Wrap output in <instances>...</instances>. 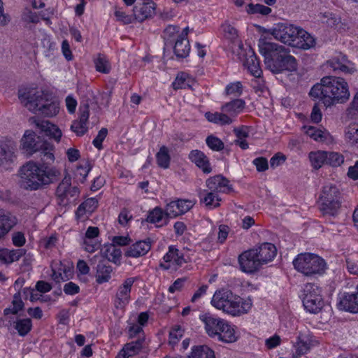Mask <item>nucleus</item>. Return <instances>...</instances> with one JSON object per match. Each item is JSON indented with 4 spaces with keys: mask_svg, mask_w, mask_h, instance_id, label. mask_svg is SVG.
Segmentation results:
<instances>
[{
    "mask_svg": "<svg viewBox=\"0 0 358 358\" xmlns=\"http://www.w3.org/2000/svg\"><path fill=\"white\" fill-rule=\"evenodd\" d=\"M44 293L45 281L39 280L37 282L35 288H32L31 291H29V299L31 301L40 300Z\"/></svg>",
    "mask_w": 358,
    "mask_h": 358,
    "instance_id": "obj_51",
    "label": "nucleus"
},
{
    "mask_svg": "<svg viewBox=\"0 0 358 358\" xmlns=\"http://www.w3.org/2000/svg\"><path fill=\"white\" fill-rule=\"evenodd\" d=\"M17 220L10 213L0 208V239L16 224Z\"/></svg>",
    "mask_w": 358,
    "mask_h": 358,
    "instance_id": "obj_25",
    "label": "nucleus"
},
{
    "mask_svg": "<svg viewBox=\"0 0 358 358\" xmlns=\"http://www.w3.org/2000/svg\"><path fill=\"white\" fill-rule=\"evenodd\" d=\"M206 186L210 191L215 192H229L231 187L229 181L222 175H217L207 179Z\"/></svg>",
    "mask_w": 358,
    "mask_h": 358,
    "instance_id": "obj_19",
    "label": "nucleus"
},
{
    "mask_svg": "<svg viewBox=\"0 0 358 358\" xmlns=\"http://www.w3.org/2000/svg\"><path fill=\"white\" fill-rule=\"evenodd\" d=\"M296 38L293 45L294 48L308 50L315 45L314 37L303 29L299 28V34L296 36Z\"/></svg>",
    "mask_w": 358,
    "mask_h": 358,
    "instance_id": "obj_29",
    "label": "nucleus"
},
{
    "mask_svg": "<svg viewBox=\"0 0 358 358\" xmlns=\"http://www.w3.org/2000/svg\"><path fill=\"white\" fill-rule=\"evenodd\" d=\"M315 341L309 334L300 333L297 337V341L295 344L296 353L297 356H301L307 353L308 351L314 345Z\"/></svg>",
    "mask_w": 358,
    "mask_h": 358,
    "instance_id": "obj_28",
    "label": "nucleus"
},
{
    "mask_svg": "<svg viewBox=\"0 0 358 358\" xmlns=\"http://www.w3.org/2000/svg\"><path fill=\"white\" fill-rule=\"evenodd\" d=\"M18 98L21 103L30 112L43 115L45 110V94L43 91L22 88L18 90Z\"/></svg>",
    "mask_w": 358,
    "mask_h": 358,
    "instance_id": "obj_8",
    "label": "nucleus"
},
{
    "mask_svg": "<svg viewBox=\"0 0 358 358\" xmlns=\"http://www.w3.org/2000/svg\"><path fill=\"white\" fill-rule=\"evenodd\" d=\"M13 308H7L3 310L6 316L9 314L16 315L24 307V303L21 299L20 292H17L14 294L13 300L12 301Z\"/></svg>",
    "mask_w": 358,
    "mask_h": 358,
    "instance_id": "obj_48",
    "label": "nucleus"
},
{
    "mask_svg": "<svg viewBox=\"0 0 358 358\" xmlns=\"http://www.w3.org/2000/svg\"><path fill=\"white\" fill-rule=\"evenodd\" d=\"M29 121L35 124V130H26L20 140V149L27 157L34 153H45V124L44 121L32 117Z\"/></svg>",
    "mask_w": 358,
    "mask_h": 358,
    "instance_id": "obj_3",
    "label": "nucleus"
},
{
    "mask_svg": "<svg viewBox=\"0 0 358 358\" xmlns=\"http://www.w3.org/2000/svg\"><path fill=\"white\" fill-rule=\"evenodd\" d=\"M200 318L205 324V329L208 336L215 337L220 330L224 320L215 317L210 314H205L201 316Z\"/></svg>",
    "mask_w": 358,
    "mask_h": 358,
    "instance_id": "obj_22",
    "label": "nucleus"
},
{
    "mask_svg": "<svg viewBox=\"0 0 358 358\" xmlns=\"http://www.w3.org/2000/svg\"><path fill=\"white\" fill-rule=\"evenodd\" d=\"M156 160L158 166L161 168L167 169L169 166L171 157L166 146L163 145L160 148L156 154Z\"/></svg>",
    "mask_w": 358,
    "mask_h": 358,
    "instance_id": "obj_44",
    "label": "nucleus"
},
{
    "mask_svg": "<svg viewBox=\"0 0 358 358\" xmlns=\"http://www.w3.org/2000/svg\"><path fill=\"white\" fill-rule=\"evenodd\" d=\"M62 136V130L56 124L46 120V136L54 139L59 143Z\"/></svg>",
    "mask_w": 358,
    "mask_h": 358,
    "instance_id": "obj_50",
    "label": "nucleus"
},
{
    "mask_svg": "<svg viewBox=\"0 0 358 358\" xmlns=\"http://www.w3.org/2000/svg\"><path fill=\"white\" fill-rule=\"evenodd\" d=\"M164 260L166 262H172V264L178 266H181L186 263L183 254L173 245L169 247V251L164 256Z\"/></svg>",
    "mask_w": 358,
    "mask_h": 358,
    "instance_id": "obj_34",
    "label": "nucleus"
},
{
    "mask_svg": "<svg viewBox=\"0 0 358 358\" xmlns=\"http://www.w3.org/2000/svg\"><path fill=\"white\" fill-rule=\"evenodd\" d=\"M303 292L302 301L305 309L310 313H319L324 305L320 287L315 284L307 283Z\"/></svg>",
    "mask_w": 358,
    "mask_h": 358,
    "instance_id": "obj_10",
    "label": "nucleus"
},
{
    "mask_svg": "<svg viewBox=\"0 0 358 358\" xmlns=\"http://www.w3.org/2000/svg\"><path fill=\"white\" fill-rule=\"evenodd\" d=\"M242 301L241 297L234 295L231 291L221 289L214 293L211 304L215 308L235 316L244 313Z\"/></svg>",
    "mask_w": 358,
    "mask_h": 358,
    "instance_id": "obj_6",
    "label": "nucleus"
},
{
    "mask_svg": "<svg viewBox=\"0 0 358 358\" xmlns=\"http://www.w3.org/2000/svg\"><path fill=\"white\" fill-rule=\"evenodd\" d=\"M340 192L338 187L332 184L325 185L320 196V201H340Z\"/></svg>",
    "mask_w": 358,
    "mask_h": 358,
    "instance_id": "obj_33",
    "label": "nucleus"
},
{
    "mask_svg": "<svg viewBox=\"0 0 358 358\" xmlns=\"http://www.w3.org/2000/svg\"><path fill=\"white\" fill-rule=\"evenodd\" d=\"M193 206L194 203L190 200L187 199H178L171 201L166 206V216L176 217L189 211Z\"/></svg>",
    "mask_w": 358,
    "mask_h": 358,
    "instance_id": "obj_14",
    "label": "nucleus"
},
{
    "mask_svg": "<svg viewBox=\"0 0 358 358\" xmlns=\"http://www.w3.org/2000/svg\"><path fill=\"white\" fill-rule=\"evenodd\" d=\"M309 95L318 99L327 108L338 103L346 102L349 99L350 92L348 85L343 78L326 76L311 88Z\"/></svg>",
    "mask_w": 358,
    "mask_h": 358,
    "instance_id": "obj_2",
    "label": "nucleus"
},
{
    "mask_svg": "<svg viewBox=\"0 0 358 358\" xmlns=\"http://www.w3.org/2000/svg\"><path fill=\"white\" fill-rule=\"evenodd\" d=\"M346 114L351 119L358 117V92L355 94L353 100L347 108Z\"/></svg>",
    "mask_w": 358,
    "mask_h": 358,
    "instance_id": "obj_59",
    "label": "nucleus"
},
{
    "mask_svg": "<svg viewBox=\"0 0 358 358\" xmlns=\"http://www.w3.org/2000/svg\"><path fill=\"white\" fill-rule=\"evenodd\" d=\"M243 85L241 82L229 84L225 89L226 94L238 96L242 94Z\"/></svg>",
    "mask_w": 358,
    "mask_h": 358,
    "instance_id": "obj_57",
    "label": "nucleus"
},
{
    "mask_svg": "<svg viewBox=\"0 0 358 358\" xmlns=\"http://www.w3.org/2000/svg\"><path fill=\"white\" fill-rule=\"evenodd\" d=\"M26 253V250L24 249H15V250H8V259L7 262L8 264L12 262L18 261L20 257L24 256Z\"/></svg>",
    "mask_w": 358,
    "mask_h": 358,
    "instance_id": "obj_60",
    "label": "nucleus"
},
{
    "mask_svg": "<svg viewBox=\"0 0 358 358\" xmlns=\"http://www.w3.org/2000/svg\"><path fill=\"white\" fill-rule=\"evenodd\" d=\"M113 268L106 260L99 261L96 266V281L99 284L108 282L111 278Z\"/></svg>",
    "mask_w": 358,
    "mask_h": 358,
    "instance_id": "obj_30",
    "label": "nucleus"
},
{
    "mask_svg": "<svg viewBox=\"0 0 358 358\" xmlns=\"http://www.w3.org/2000/svg\"><path fill=\"white\" fill-rule=\"evenodd\" d=\"M61 175L59 169L54 167L48 168L46 166V178L48 179V182H53L57 181Z\"/></svg>",
    "mask_w": 358,
    "mask_h": 358,
    "instance_id": "obj_63",
    "label": "nucleus"
},
{
    "mask_svg": "<svg viewBox=\"0 0 358 358\" xmlns=\"http://www.w3.org/2000/svg\"><path fill=\"white\" fill-rule=\"evenodd\" d=\"M309 159L315 169H320L324 163L327 164V152H312L309 154Z\"/></svg>",
    "mask_w": 358,
    "mask_h": 358,
    "instance_id": "obj_46",
    "label": "nucleus"
},
{
    "mask_svg": "<svg viewBox=\"0 0 358 358\" xmlns=\"http://www.w3.org/2000/svg\"><path fill=\"white\" fill-rule=\"evenodd\" d=\"M215 337H217L219 341L228 343H234L238 338L234 327L224 320L222 324L220 330L217 332Z\"/></svg>",
    "mask_w": 358,
    "mask_h": 358,
    "instance_id": "obj_27",
    "label": "nucleus"
},
{
    "mask_svg": "<svg viewBox=\"0 0 358 358\" xmlns=\"http://www.w3.org/2000/svg\"><path fill=\"white\" fill-rule=\"evenodd\" d=\"M253 249L256 251L262 266L271 262L277 252L275 246L271 243H264L258 248Z\"/></svg>",
    "mask_w": 358,
    "mask_h": 358,
    "instance_id": "obj_20",
    "label": "nucleus"
},
{
    "mask_svg": "<svg viewBox=\"0 0 358 358\" xmlns=\"http://www.w3.org/2000/svg\"><path fill=\"white\" fill-rule=\"evenodd\" d=\"M199 197L201 202L205 203V205L209 208H213L220 206V198L215 192H207L206 190H201L199 192Z\"/></svg>",
    "mask_w": 358,
    "mask_h": 358,
    "instance_id": "obj_37",
    "label": "nucleus"
},
{
    "mask_svg": "<svg viewBox=\"0 0 358 358\" xmlns=\"http://www.w3.org/2000/svg\"><path fill=\"white\" fill-rule=\"evenodd\" d=\"M143 340L138 338L135 341L127 343L123 348L122 352L127 357H131L137 354L143 347Z\"/></svg>",
    "mask_w": 358,
    "mask_h": 358,
    "instance_id": "obj_45",
    "label": "nucleus"
},
{
    "mask_svg": "<svg viewBox=\"0 0 358 358\" xmlns=\"http://www.w3.org/2000/svg\"><path fill=\"white\" fill-rule=\"evenodd\" d=\"M172 85L175 90L185 89L189 87V85L186 80V76L183 73L178 75Z\"/></svg>",
    "mask_w": 358,
    "mask_h": 358,
    "instance_id": "obj_62",
    "label": "nucleus"
},
{
    "mask_svg": "<svg viewBox=\"0 0 358 358\" xmlns=\"http://www.w3.org/2000/svg\"><path fill=\"white\" fill-rule=\"evenodd\" d=\"M224 36L233 44H237L240 48L243 45L238 38V31L228 22H225L221 26Z\"/></svg>",
    "mask_w": 358,
    "mask_h": 358,
    "instance_id": "obj_38",
    "label": "nucleus"
},
{
    "mask_svg": "<svg viewBox=\"0 0 358 358\" xmlns=\"http://www.w3.org/2000/svg\"><path fill=\"white\" fill-rule=\"evenodd\" d=\"M299 29L292 24L278 23L269 30V33L276 40L293 47Z\"/></svg>",
    "mask_w": 358,
    "mask_h": 358,
    "instance_id": "obj_11",
    "label": "nucleus"
},
{
    "mask_svg": "<svg viewBox=\"0 0 358 358\" xmlns=\"http://www.w3.org/2000/svg\"><path fill=\"white\" fill-rule=\"evenodd\" d=\"M137 280L138 278H128L118 287L114 301L116 308H122L129 303L131 287Z\"/></svg>",
    "mask_w": 358,
    "mask_h": 358,
    "instance_id": "obj_13",
    "label": "nucleus"
},
{
    "mask_svg": "<svg viewBox=\"0 0 358 358\" xmlns=\"http://www.w3.org/2000/svg\"><path fill=\"white\" fill-rule=\"evenodd\" d=\"M151 247L152 241L150 238L136 241L125 250L124 256L133 258L143 257L150 250Z\"/></svg>",
    "mask_w": 358,
    "mask_h": 358,
    "instance_id": "obj_17",
    "label": "nucleus"
},
{
    "mask_svg": "<svg viewBox=\"0 0 358 358\" xmlns=\"http://www.w3.org/2000/svg\"><path fill=\"white\" fill-rule=\"evenodd\" d=\"M296 270L306 276L321 275L327 268L324 259L317 255L309 252L301 253L293 260Z\"/></svg>",
    "mask_w": 358,
    "mask_h": 358,
    "instance_id": "obj_4",
    "label": "nucleus"
},
{
    "mask_svg": "<svg viewBox=\"0 0 358 358\" xmlns=\"http://www.w3.org/2000/svg\"><path fill=\"white\" fill-rule=\"evenodd\" d=\"M190 47L187 38L178 37L173 47L175 55L178 57H186L189 52Z\"/></svg>",
    "mask_w": 358,
    "mask_h": 358,
    "instance_id": "obj_39",
    "label": "nucleus"
},
{
    "mask_svg": "<svg viewBox=\"0 0 358 358\" xmlns=\"http://www.w3.org/2000/svg\"><path fill=\"white\" fill-rule=\"evenodd\" d=\"M103 257H106L108 262L120 265L122 251L115 245H110L103 252Z\"/></svg>",
    "mask_w": 358,
    "mask_h": 358,
    "instance_id": "obj_43",
    "label": "nucleus"
},
{
    "mask_svg": "<svg viewBox=\"0 0 358 358\" xmlns=\"http://www.w3.org/2000/svg\"><path fill=\"white\" fill-rule=\"evenodd\" d=\"M59 111V98L46 92V117H53Z\"/></svg>",
    "mask_w": 358,
    "mask_h": 358,
    "instance_id": "obj_40",
    "label": "nucleus"
},
{
    "mask_svg": "<svg viewBox=\"0 0 358 358\" xmlns=\"http://www.w3.org/2000/svg\"><path fill=\"white\" fill-rule=\"evenodd\" d=\"M79 119L73 122L71 125V129L78 136H83L87 131V122L90 116L89 105L83 104L79 108Z\"/></svg>",
    "mask_w": 358,
    "mask_h": 358,
    "instance_id": "obj_15",
    "label": "nucleus"
},
{
    "mask_svg": "<svg viewBox=\"0 0 358 358\" xmlns=\"http://www.w3.org/2000/svg\"><path fill=\"white\" fill-rule=\"evenodd\" d=\"M329 65L334 71H340L345 73H352L355 69L345 55L340 54L328 61Z\"/></svg>",
    "mask_w": 358,
    "mask_h": 358,
    "instance_id": "obj_21",
    "label": "nucleus"
},
{
    "mask_svg": "<svg viewBox=\"0 0 358 358\" xmlns=\"http://www.w3.org/2000/svg\"><path fill=\"white\" fill-rule=\"evenodd\" d=\"M22 18L24 21L31 23H38L41 20H45L43 14L28 9L23 13Z\"/></svg>",
    "mask_w": 358,
    "mask_h": 358,
    "instance_id": "obj_56",
    "label": "nucleus"
},
{
    "mask_svg": "<svg viewBox=\"0 0 358 358\" xmlns=\"http://www.w3.org/2000/svg\"><path fill=\"white\" fill-rule=\"evenodd\" d=\"M344 162L343 156L336 152H327V164L337 167L341 166Z\"/></svg>",
    "mask_w": 358,
    "mask_h": 358,
    "instance_id": "obj_53",
    "label": "nucleus"
},
{
    "mask_svg": "<svg viewBox=\"0 0 358 358\" xmlns=\"http://www.w3.org/2000/svg\"><path fill=\"white\" fill-rule=\"evenodd\" d=\"M346 141L358 148V123L354 122L348 125L345 131Z\"/></svg>",
    "mask_w": 358,
    "mask_h": 358,
    "instance_id": "obj_42",
    "label": "nucleus"
},
{
    "mask_svg": "<svg viewBox=\"0 0 358 358\" xmlns=\"http://www.w3.org/2000/svg\"><path fill=\"white\" fill-rule=\"evenodd\" d=\"M341 206V201H320L319 208L324 216L336 217Z\"/></svg>",
    "mask_w": 358,
    "mask_h": 358,
    "instance_id": "obj_32",
    "label": "nucleus"
},
{
    "mask_svg": "<svg viewBox=\"0 0 358 358\" xmlns=\"http://www.w3.org/2000/svg\"><path fill=\"white\" fill-rule=\"evenodd\" d=\"M238 261L240 269L247 273H253L262 266L256 251L253 248L245 250L239 255Z\"/></svg>",
    "mask_w": 358,
    "mask_h": 358,
    "instance_id": "obj_12",
    "label": "nucleus"
},
{
    "mask_svg": "<svg viewBox=\"0 0 358 358\" xmlns=\"http://www.w3.org/2000/svg\"><path fill=\"white\" fill-rule=\"evenodd\" d=\"M95 68L97 71L108 73L110 71V65L106 57L103 55H98L94 60Z\"/></svg>",
    "mask_w": 358,
    "mask_h": 358,
    "instance_id": "obj_52",
    "label": "nucleus"
},
{
    "mask_svg": "<svg viewBox=\"0 0 358 358\" xmlns=\"http://www.w3.org/2000/svg\"><path fill=\"white\" fill-rule=\"evenodd\" d=\"M259 51L264 57L266 67L273 73L283 71H294L297 62L290 51L285 46L260 38L258 43Z\"/></svg>",
    "mask_w": 358,
    "mask_h": 358,
    "instance_id": "obj_1",
    "label": "nucleus"
},
{
    "mask_svg": "<svg viewBox=\"0 0 358 358\" xmlns=\"http://www.w3.org/2000/svg\"><path fill=\"white\" fill-rule=\"evenodd\" d=\"M14 150V147L11 143H1L0 166L6 167L13 162L15 157Z\"/></svg>",
    "mask_w": 358,
    "mask_h": 358,
    "instance_id": "obj_31",
    "label": "nucleus"
},
{
    "mask_svg": "<svg viewBox=\"0 0 358 358\" xmlns=\"http://www.w3.org/2000/svg\"><path fill=\"white\" fill-rule=\"evenodd\" d=\"M108 129L106 128H102L98 133L96 138L93 140L92 143L95 148L98 150L103 148L102 143L107 136Z\"/></svg>",
    "mask_w": 358,
    "mask_h": 358,
    "instance_id": "obj_61",
    "label": "nucleus"
},
{
    "mask_svg": "<svg viewBox=\"0 0 358 358\" xmlns=\"http://www.w3.org/2000/svg\"><path fill=\"white\" fill-rule=\"evenodd\" d=\"M44 178V166L33 161L27 162L20 169L19 183L24 189H38L43 185Z\"/></svg>",
    "mask_w": 358,
    "mask_h": 358,
    "instance_id": "obj_5",
    "label": "nucleus"
},
{
    "mask_svg": "<svg viewBox=\"0 0 358 358\" xmlns=\"http://www.w3.org/2000/svg\"><path fill=\"white\" fill-rule=\"evenodd\" d=\"M169 218V217L166 216V211L164 212L159 207H155L153 210L149 211L146 221L153 224L164 221L162 224L157 226L161 227L167 224Z\"/></svg>",
    "mask_w": 358,
    "mask_h": 358,
    "instance_id": "obj_35",
    "label": "nucleus"
},
{
    "mask_svg": "<svg viewBox=\"0 0 358 358\" xmlns=\"http://www.w3.org/2000/svg\"><path fill=\"white\" fill-rule=\"evenodd\" d=\"M188 358H215L214 352L206 345L194 346Z\"/></svg>",
    "mask_w": 358,
    "mask_h": 358,
    "instance_id": "obj_41",
    "label": "nucleus"
},
{
    "mask_svg": "<svg viewBox=\"0 0 358 358\" xmlns=\"http://www.w3.org/2000/svg\"><path fill=\"white\" fill-rule=\"evenodd\" d=\"M182 331L180 327L173 329L169 333V343L174 345L182 336Z\"/></svg>",
    "mask_w": 358,
    "mask_h": 358,
    "instance_id": "obj_64",
    "label": "nucleus"
},
{
    "mask_svg": "<svg viewBox=\"0 0 358 358\" xmlns=\"http://www.w3.org/2000/svg\"><path fill=\"white\" fill-rule=\"evenodd\" d=\"M14 328L17 331L19 335L24 336L31 330V321L30 319H20L13 321Z\"/></svg>",
    "mask_w": 358,
    "mask_h": 358,
    "instance_id": "obj_49",
    "label": "nucleus"
},
{
    "mask_svg": "<svg viewBox=\"0 0 358 358\" xmlns=\"http://www.w3.org/2000/svg\"><path fill=\"white\" fill-rule=\"evenodd\" d=\"M91 169L92 166L88 162L85 164L78 165L74 173V178L81 183L85 182Z\"/></svg>",
    "mask_w": 358,
    "mask_h": 358,
    "instance_id": "obj_47",
    "label": "nucleus"
},
{
    "mask_svg": "<svg viewBox=\"0 0 358 358\" xmlns=\"http://www.w3.org/2000/svg\"><path fill=\"white\" fill-rule=\"evenodd\" d=\"M189 159L194 162L204 173H210L212 168L208 157L201 151L194 150L190 152Z\"/></svg>",
    "mask_w": 358,
    "mask_h": 358,
    "instance_id": "obj_24",
    "label": "nucleus"
},
{
    "mask_svg": "<svg viewBox=\"0 0 358 358\" xmlns=\"http://www.w3.org/2000/svg\"><path fill=\"white\" fill-rule=\"evenodd\" d=\"M245 66L249 72L256 78H259L262 74L259 62L252 49L250 48L246 53V59L244 62Z\"/></svg>",
    "mask_w": 358,
    "mask_h": 358,
    "instance_id": "obj_26",
    "label": "nucleus"
},
{
    "mask_svg": "<svg viewBox=\"0 0 358 358\" xmlns=\"http://www.w3.org/2000/svg\"><path fill=\"white\" fill-rule=\"evenodd\" d=\"M134 8V16L138 22L152 17L155 12V3L151 0H141Z\"/></svg>",
    "mask_w": 358,
    "mask_h": 358,
    "instance_id": "obj_16",
    "label": "nucleus"
},
{
    "mask_svg": "<svg viewBox=\"0 0 358 358\" xmlns=\"http://www.w3.org/2000/svg\"><path fill=\"white\" fill-rule=\"evenodd\" d=\"M52 277L56 282L65 281L68 279L66 274L67 268L62 265L60 261H53L50 265Z\"/></svg>",
    "mask_w": 358,
    "mask_h": 358,
    "instance_id": "obj_36",
    "label": "nucleus"
},
{
    "mask_svg": "<svg viewBox=\"0 0 358 358\" xmlns=\"http://www.w3.org/2000/svg\"><path fill=\"white\" fill-rule=\"evenodd\" d=\"M337 306L339 310L358 313V285L355 293L345 294L341 297Z\"/></svg>",
    "mask_w": 358,
    "mask_h": 358,
    "instance_id": "obj_18",
    "label": "nucleus"
},
{
    "mask_svg": "<svg viewBox=\"0 0 358 358\" xmlns=\"http://www.w3.org/2000/svg\"><path fill=\"white\" fill-rule=\"evenodd\" d=\"M245 108V101L236 99L222 106L221 113H206L205 117L210 122L220 125L231 124L236 117Z\"/></svg>",
    "mask_w": 358,
    "mask_h": 358,
    "instance_id": "obj_7",
    "label": "nucleus"
},
{
    "mask_svg": "<svg viewBox=\"0 0 358 358\" xmlns=\"http://www.w3.org/2000/svg\"><path fill=\"white\" fill-rule=\"evenodd\" d=\"M303 129L308 136L316 141L324 143L326 144H330L334 141L332 136L325 129L321 130L313 126H304Z\"/></svg>",
    "mask_w": 358,
    "mask_h": 358,
    "instance_id": "obj_23",
    "label": "nucleus"
},
{
    "mask_svg": "<svg viewBox=\"0 0 358 358\" xmlns=\"http://www.w3.org/2000/svg\"><path fill=\"white\" fill-rule=\"evenodd\" d=\"M207 145L213 151H221L224 149V143L217 137L210 135L206 139Z\"/></svg>",
    "mask_w": 358,
    "mask_h": 358,
    "instance_id": "obj_55",
    "label": "nucleus"
},
{
    "mask_svg": "<svg viewBox=\"0 0 358 358\" xmlns=\"http://www.w3.org/2000/svg\"><path fill=\"white\" fill-rule=\"evenodd\" d=\"M83 245L85 251L92 253L100 248L101 243L95 238H83Z\"/></svg>",
    "mask_w": 358,
    "mask_h": 358,
    "instance_id": "obj_58",
    "label": "nucleus"
},
{
    "mask_svg": "<svg viewBox=\"0 0 358 358\" xmlns=\"http://www.w3.org/2000/svg\"><path fill=\"white\" fill-rule=\"evenodd\" d=\"M80 190L76 185H72L71 177L67 173L58 185L55 195L58 204L66 206L75 203L79 198Z\"/></svg>",
    "mask_w": 358,
    "mask_h": 358,
    "instance_id": "obj_9",
    "label": "nucleus"
},
{
    "mask_svg": "<svg viewBox=\"0 0 358 358\" xmlns=\"http://www.w3.org/2000/svg\"><path fill=\"white\" fill-rule=\"evenodd\" d=\"M247 12L251 14H261L267 15L271 12V8L262 4L250 3L247 6Z\"/></svg>",
    "mask_w": 358,
    "mask_h": 358,
    "instance_id": "obj_54",
    "label": "nucleus"
}]
</instances>
